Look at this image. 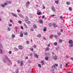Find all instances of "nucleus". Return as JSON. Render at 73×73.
I'll list each match as a JSON object with an SVG mask.
<instances>
[{
  "label": "nucleus",
  "instance_id": "f8f14e48",
  "mask_svg": "<svg viewBox=\"0 0 73 73\" xmlns=\"http://www.w3.org/2000/svg\"><path fill=\"white\" fill-rule=\"evenodd\" d=\"M34 56L36 58H38V56L37 54H35Z\"/></svg>",
  "mask_w": 73,
  "mask_h": 73
},
{
  "label": "nucleus",
  "instance_id": "0eeeda50",
  "mask_svg": "<svg viewBox=\"0 0 73 73\" xmlns=\"http://www.w3.org/2000/svg\"><path fill=\"white\" fill-rule=\"evenodd\" d=\"M40 62L41 64H42V65H44V60H41Z\"/></svg>",
  "mask_w": 73,
  "mask_h": 73
},
{
  "label": "nucleus",
  "instance_id": "cd10ccee",
  "mask_svg": "<svg viewBox=\"0 0 73 73\" xmlns=\"http://www.w3.org/2000/svg\"><path fill=\"white\" fill-rule=\"evenodd\" d=\"M14 50H15V51H17V50H18V48H16V47H15Z\"/></svg>",
  "mask_w": 73,
  "mask_h": 73
},
{
  "label": "nucleus",
  "instance_id": "de8ad7c7",
  "mask_svg": "<svg viewBox=\"0 0 73 73\" xmlns=\"http://www.w3.org/2000/svg\"><path fill=\"white\" fill-rule=\"evenodd\" d=\"M18 23H19V24H21L22 23V22L21 21H19Z\"/></svg>",
  "mask_w": 73,
  "mask_h": 73
},
{
  "label": "nucleus",
  "instance_id": "69168bd1",
  "mask_svg": "<svg viewBox=\"0 0 73 73\" xmlns=\"http://www.w3.org/2000/svg\"><path fill=\"white\" fill-rule=\"evenodd\" d=\"M9 53H10V54H11V53H12V51H9Z\"/></svg>",
  "mask_w": 73,
  "mask_h": 73
},
{
  "label": "nucleus",
  "instance_id": "774afa93",
  "mask_svg": "<svg viewBox=\"0 0 73 73\" xmlns=\"http://www.w3.org/2000/svg\"><path fill=\"white\" fill-rule=\"evenodd\" d=\"M68 73H72V72L70 71H69L68 72Z\"/></svg>",
  "mask_w": 73,
  "mask_h": 73
},
{
  "label": "nucleus",
  "instance_id": "5fc2aeb1",
  "mask_svg": "<svg viewBox=\"0 0 73 73\" xmlns=\"http://www.w3.org/2000/svg\"><path fill=\"white\" fill-rule=\"evenodd\" d=\"M60 19H61V20H62V19H63V17H62V16H60Z\"/></svg>",
  "mask_w": 73,
  "mask_h": 73
},
{
  "label": "nucleus",
  "instance_id": "a18cd8bd",
  "mask_svg": "<svg viewBox=\"0 0 73 73\" xmlns=\"http://www.w3.org/2000/svg\"><path fill=\"white\" fill-rule=\"evenodd\" d=\"M43 9H45V6H44V5H43Z\"/></svg>",
  "mask_w": 73,
  "mask_h": 73
},
{
  "label": "nucleus",
  "instance_id": "393cba45",
  "mask_svg": "<svg viewBox=\"0 0 73 73\" xmlns=\"http://www.w3.org/2000/svg\"><path fill=\"white\" fill-rule=\"evenodd\" d=\"M24 26L26 28H28V27L27 25L25 23H24Z\"/></svg>",
  "mask_w": 73,
  "mask_h": 73
},
{
  "label": "nucleus",
  "instance_id": "c9c22d12",
  "mask_svg": "<svg viewBox=\"0 0 73 73\" xmlns=\"http://www.w3.org/2000/svg\"><path fill=\"white\" fill-rule=\"evenodd\" d=\"M69 46L70 48H72V47L73 46V45H72V44L70 45H69Z\"/></svg>",
  "mask_w": 73,
  "mask_h": 73
},
{
  "label": "nucleus",
  "instance_id": "412c9836",
  "mask_svg": "<svg viewBox=\"0 0 73 73\" xmlns=\"http://www.w3.org/2000/svg\"><path fill=\"white\" fill-rule=\"evenodd\" d=\"M7 3L8 4H11L12 3V2L9 1H7Z\"/></svg>",
  "mask_w": 73,
  "mask_h": 73
},
{
  "label": "nucleus",
  "instance_id": "4d7b16f0",
  "mask_svg": "<svg viewBox=\"0 0 73 73\" xmlns=\"http://www.w3.org/2000/svg\"><path fill=\"white\" fill-rule=\"evenodd\" d=\"M21 28L22 29H24V28H23V26L21 27Z\"/></svg>",
  "mask_w": 73,
  "mask_h": 73
},
{
  "label": "nucleus",
  "instance_id": "7ed1b4c3",
  "mask_svg": "<svg viewBox=\"0 0 73 73\" xmlns=\"http://www.w3.org/2000/svg\"><path fill=\"white\" fill-rule=\"evenodd\" d=\"M52 9L53 12H55L56 11V9H55V8H54V6H52L51 7Z\"/></svg>",
  "mask_w": 73,
  "mask_h": 73
},
{
  "label": "nucleus",
  "instance_id": "20e7f679",
  "mask_svg": "<svg viewBox=\"0 0 73 73\" xmlns=\"http://www.w3.org/2000/svg\"><path fill=\"white\" fill-rule=\"evenodd\" d=\"M37 14L38 15H40L41 14V12H40V11L38 10L37 11Z\"/></svg>",
  "mask_w": 73,
  "mask_h": 73
},
{
  "label": "nucleus",
  "instance_id": "4be33fe9",
  "mask_svg": "<svg viewBox=\"0 0 73 73\" xmlns=\"http://www.w3.org/2000/svg\"><path fill=\"white\" fill-rule=\"evenodd\" d=\"M15 35L13 34L12 36V38H15Z\"/></svg>",
  "mask_w": 73,
  "mask_h": 73
},
{
  "label": "nucleus",
  "instance_id": "338daca9",
  "mask_svg": "<svg viewBox=\"0 0 73 73\" xmlns=\"http://www.w3.org/2000/svg\"><path fill=\"white\" fill-rule=\"evenodd\" d=\"M71 60H73V57H71V58H70Z\"/></svg>",
  "mask_w": 73,
  "mask_h": 73
},
{
  "label": "nucleus",
  "instance_id": "58836bf2",
  "mask_svg": "<svg viewBox=\"0 0 73 73\" xmlns=\"http://www.w3.org/2000/svg\"><path fill=\"white\" fill-rule=\"evenodd\" d=\"M56 25V23H54L52 24L53 26H54V27L55 26V25Z\"/></svg>",
  "mask_w": 73,
  "mask_h": 73
},
{
  "label": "nucleus",
  "instance_id": "7c9ffc66",
  "mask_svg": "<svg viewBox=\"0 0 73 73\" xmlns=\"http://www.w3.org/2000/svg\"><path fill=\"white\" fill-rule=\"evenodd\" d=\"M55 3H56V4H58L59 3V2H58V1H55Z\"/></svg>",
  "mask_w": 73,
  "mask_h": 73
},
{
  "label": "nucleus",
  "instance_id": "49530a36",
  "mask_svg": "<svg viewBox=\"0 0 73 73\" xmlns=\"http://www.w3.org/2000/svg\"><path fill=\"white\" fill-rule=\"evenodd\" d=\"M56 49L57 50H58V49H60V47H57L56 48Z\"/></svg>",
  "mask_w": 73,
  "mask_h": 73
},
{
  "label": "nucleus",
  "instance_id": "dca6fc26",
  "mask_svg": "<svg viewBox=\"0 0 73 73\" xmlns=\"http://www.w3.org/2000/svg\"><path fill=\"white\" fill-rule=\"evenodd\" d=\"M49 50V48L48 47H46L45 49L46 51H48Z\"/></svg>",
  "mask_w": 73,
  "mask_h": 73
},
{
  "label": "nucleus",
  "instance_id": "a878e982",
  "mask_svg": "<svg viewBox=\"0 0 73 73\" xmlns=\"http://www.w3.org/2000/svg\"><path fill=\"white\" fill-rule=\"evenodd\" d=\"M53 37V35H50V36L49 37L50 38H52Z\"/></svg>",
  "mask_w": 73,
  "mask_h": 73
},
{
  "label": "nucleus",
  "instance_id": "1a4fd4ad",
  "mask_svg": "<svg viewBox=\"0 0 73 73\" xmlns=\"http://www.w3.org/2000/svg\"><path fill=\"white\" fill-rule=\"evenodd\" d=\"M58 57L57 56H56L54 57V60H56L57 59Z\"/></svg>",
  "mask_w": 73,
  "mask_h": 73
},
{
  "label": "nucleus",
  "instance_id": "13d9d810",
  "mask_svg": "<svg viewBox=\"0 0 73 73\" xmlns=\"http://www.w3.org/2000/svg\"><path fill=\"white\" fill-rule=\"evenodd\" d=\"M30 55L31 56H32L33 55V54L32 53H31L30 54Z\"/></svg>",
  "mask_w": 73,
  "mask_h": 73
},
{
  "label": "nucleus",
  "instance_id": "0e129e2a",
  "mask_svg": "<svg viewBox=\"0 0 73 73\" xmlns=\"http://www.w3.org/2000/svg\"><path fill=\"white\" fill-rule=\"evenodd\" d=\"M44 17H45V16L44 15V16H42V18L44 19Z\"/></svg>",
  "mask_w": 73,
  "mask_h": 73
},
{
  "label": "nucleus",
  "instance_id": "a19ab883",
  "mask_svg": "<svg viewBox=\"0 0 73 73\" xmlns=\"http://www.w3.org/2000/svg\"><path fill=\"white\" fill-rule=\"evenodd\" d=\"M33 47L34 48H36V47H37V46H36V45H34V46H33Z\"/></svg>",
  "mask_w": 73,
  "mask_h": 73
},
{
  "label": "nucleus",
  "instance_id": "4c0bfd02",
  "mask_svg": "<svg viewBox=\"0 0 73 73\" xmlns=\"http://www.w3.org/2000/svg\"><path fill=\"white\" fill-rule=\"evenodd\" d=\"M30 31H31V32H33V31H34L33 30V29L32 28H31V29H30Z\"/></svg>",
  "mask_w": 73,
  "mask_h": 73
},
{
  "label": "nucleus",
  "instance_id": "864d4df0",
  "mask_svg": "<svg viewBox=\"0 0 73 73\" xmlns=\"http://www.w3.org/2000/svg\"><path fill=\"white\" fill-rule=\"evenodd\" d=\"M9 27H12V25L11 24H10L9 25Z\"/></svg>",
  "mask_w": 73,
  "mask_h": 73
},
{
  "label": "nucleus",
  "instance_id": "e433bc0d",
  "mask_svg": "<svg viewBox=\"0 0 73 73\" xmlns=\"http://www.w3.org/2000/svg\"><path fill=\"white\" fill-rule=\"evenodd\" d=\"M11 28H8L7 29V30L8 31H11Z\"/></svg>",
  "mask_w": 73,
  "mask_h": 73
},
{
  "label": "nucleus",
  "instance_id": "8fccbe9b",
  "mask_svg": "<svg viewBox=\"0 0 73 73\" xmlns=\"http://www.w3.org/2000/svg\"><path fill=\"white\" fill-rule=\"evenodd\" d=\"M19 16H20V17H21V16L22 15H21V14H19Z\"/></svg>",
  "mask_w": 73,
  "mask_h": 73
},
{
  "label": "nucleus",
  "instance_id": "4468645a",
  "mask_svg": "<svg viewBox=\"0 0 73 73\" xmlns=\"http://www.w3.org/2000/svg\"><path fill=\"white\" fill-rule=\"evenodd\" d=\"M24 34L25 36H27L28 35V33L26 31L24 32Z\"/></svg>",
  "mask_w": 73,
  "mask_h": 73
},
{
  "label": "nucleus",
  "instance_id": "a211bd4d",
  "mask_svg": "<svg viewBox=\"0 0 73 73\" xmlns=\"http://www.w3.org/2000/svg\"><path fill=\"white\" fill-rule=\"evenodd\" d=\"M66 4H67V5H69L70 4V2H67L66 3Z\"/></svg>",
  "mask_w": 73,
  "mask_h": 73
},
{
  "label": "nucleus",
  "instance_id": "37998d69",
  "mask_svg": "<svg viewBox=\"0 0 73 73\" xmlns=\"http://www.w3.org/2000/svg\"><path fill=\"white\" fill-rule=\"evenodd\" d=\"M38 66L40 67V68H41V65L40 64H38Z\"/></svg>",
  "mask_w": 73,
  "mask_h": 73
},
{
  "label": "nucleus",
  "instance_id": "f3484780",
  "mask_svg": "<svg viewBox=\"0 0 73 73\" xmlns=\"http://www.w3.org/2000/svg\"><path fill=\"white\" fill-rule=\"evenodd\" d=\"M33 28L35 29L37 28V26L36 25H33Z\"/></svg>",
  "mask_w": 73,
  "mask_h": 73
},
{
  "label": "nucleus",
  "instance_id": "f704fd0d",
  "mask_svg": "<svg viewBox=\"0 0 73 73\" xmlns=\"http://www.w3.org/2000/svg\"><path fill=\"white\" fill-rule=\"evenodd\" d=\"M48 57H45V60H46V61H48Z\"/></svg>",
  "mask_w": 73,
  "mask_h": 73
},
{
  "label": "nucleus",
  "instance_id": "ea45409f",
  "mask_svg": "<svg viewBox=\"0 0 73 73\" xmlns=\"http://www.w3.org/2000/svg\"><path fill=\"white\" fill-rule=\"evenodd\" d=\"M17 12H18V13H20V10L19 9H18L17 10Z\"/></svg>",
  "mask_w": 73,
  "mask_h": 73
},
{
  "label": "nucleus",
  "instance_id": "bf43d9fd",
  "mask_svg": "<svg viewBox=\"0 0 73 73\" xmlns=\"http://www.w3.org/2000/svg\"><path fill=\"white\" fill-rule=\"evenodd\" d=\"M30 3H29V1H28L27 2V4H29Z\"/></svg>",
  "mask_w": 73,
  "mask_h": 73
},
{
  "label": "nucleus",
  "instance_id": "2f4dec72",
  "mask_svg": "<svg viewBox=\"0 0 73 73\" xmlns=\"http://www.w3.org/2000/svg\"><path fill=\"white\" fill-rule=\"evenodd\" d=\"M48 25L49 26V27H52V25L51 23H50L48 24Z\"/></svg>",
  "mask_w": 73,
  "mask_h": 73
},
{
  "label": "nucleus",
  "instance_id": "052dcab7",
  "mask_svg": "<svg viewBox=\"0 0 73 73\" xmlns=\"http://www.w3.org/2000/svg\"><path fill=\"white\" fill-rule=\"evenodd\" d=\"M66 58H69V56H66Z\"/></svg>",
  "mask_w": 73,
  "mask_h": 73
},
{
  "label": "nucleus",
  "instance_id": "72a5a7b5",
  "mask_svg": "<svg viewBox=\"0 0 73 73\" xmlns=\"http://www.w3.org/2000/svg\"><path fill=\"white\" fill-rule=\"evenodd\" d=\"M69 11H72V7H69Z\"/></svg>",
  "mask_w": 73,
  "mask_h": 73
},
{
  "label": "nucleus",
  "instance_id": "b1692460",
  "mask_svg": "<svg viewBox=\"0 0 73 73\" xmlns=\"http://www.w3.org/2000/svg\"><path fill=\"white\" fill-rule=\"evenodd\" d=\"M54 45L55 46H56V45H57V42H54Z\"/></svg>",
  "mask_w": 73,
  "mask_h": 73
},
{
  "label": "nucleus",
  "instance_id": "6e6552de",
  "mask_svg": "<svg viewBox=\"0 0 73 73\" xmlns=\"http://www.w3.org/2000/svg\"><path fill=\"white\" fill-rule=\"evenodd\" d=\"M20 32V37H23V33H22V31H21Z\"/></svg>",
  "mask_w": 73,
  "mask_h": 73
},
{
  "label": "nucleus",
  "instance_id": "c85d7f7f",
  "mask_svg": "<svg viewBox=\"0 0 73 73\" xmlns=\"http://www.w3.org/2000/svg\"><path fill=\"white\" fill-rule=\"evenodd\" d=\"M46 31V27H45L44 29H43V31L44 32H45Z\"/></svg>",
  "mask_w": 73,
  "mask_h": 73
},
{
  "label": "nucleus",
  "instance_id": "bb28decb",
  "mask_svg": "<svg viewBox=\"0 0 73 73\" xmlns=\"http://www.w3.org/2000/svg\"><path fill=\"white\" fill-rule=\"evenodd\" d=\"M62 42V40H61V39L59 40V43H61Z\"/></svg>",
  "mask_w": 73,
  "mask_h": 73
},
{
  "label": "nucleus",
  "instance_id": "2eb2a0df",
  "mask_svg": "<svg viewBox=\"0 0 73 73\" xmlns=\"http://www.w3.org/2000/svg\"><path fill=\"white\" fill-rule=\"evenodd\" d=\"M21 66H22L23 65V61H22L21 62Z\"/></svg>",
  "mask_w": 73,
  "mask_h": 73
},
{
  "label": "nucleus",
  "instance_id": "3c124183",
  "mask_svg": "<svg viewBox=\"0 0 73 73\" xmlns=\"http://www.w3.org/2000/svg\"><path fill=\"white\" fill-rule=\"evenodd\" d=\"M29 41H27V42H26L27 44H29Z\"/></svg>",
  "mask_w": 73,
  "mask_h": 73
},
{
  "label": "nucleus",
  "instance_id": "ddd939ff",
  "mask_svg": "<svg viewBox=\"0 0 73 73\" xmlns=\"http://www.w3.org/2000/svg\"><path fill=\"white\" fill-rule=\"evenodd\" d=\"M7 62H11V60H10L8 58V57H7Z\"/></svg>",
  "mask_w": 73,
  "mask_h": 73
},
{
  "label": "nucleus",
  "instance_id": "f257e3e1",
  "mask_svg": "<svg viewBox=\"0 0 73 73\" xmlns=\"http://www.w3.org/2000/svg\"><path fill=\"white\" fill-rule=\"evenodd\" d=\"M57 66H58V64H55L53 65L52 66V71L53 72L54 71V69H56V67H57Z\"/></svg>",
  "mask_w": 73,
  "mask_h": 73
},
{
  "label": "nucleus",
  "instance_id": "9b49d317",
  "mask_svg": "<svg viewBox=\"0 0 73 73\" xmlns=\"http://www.w3.org/2000/svg\"><path fill=\"white\" fill-rule=\"evenodd\" d=\"M26 22L27 24H31V22L29 21H26Z\"/></svg>",
  "mask_w": 73,
  "mask_h": 73
},
{
  "label": "nucleus",
  "instance_id": "680f3d73",
  "mask_svg": "<svg viewBox=\"0 0 73 73\" xmlns=\"http://www.w3.org/2000/svg\"><path fill=\"white\" fill-rule=\"evenodd\" d=\"M50 46V44H49L48 45V47H49Z\"/></svg>",
  "mask_w": 73,
  "mask_h": 73
},
{
  "label": "nucleus",
  "instance_id": "603ef678",
  "mask_svg": "<svg viewBox=\"0 0 73 73\" xmlns=\"http://www.w3.org/2000/svg\"><path fill=\"white\" fill-rule=\"evenodd\" d=\"M54 27V28H56V27H57V25H55Z\"/></svg>",
  "mask_w": 73,
  "mask_h": 73
},
{
  "label": "nucleus",
  "instance_id": "39448f33",
  "mask_svg": "<svg viewBox=\"0 0 73 73\" xmlns=\"http://www.w3.org/2000/svg\"><path fill=\"white\" fill-rule=\"evenodd\" d=\"M11 14L13 16H14V17H17V15H16L14 13H11Z\"/></svg>",
  "mask_w": 73,
  "mask_h": 73
},
{
  "label": "nucleus",
  "instance_id": "5701e85b",
  "mask_svg": "<svg viewBox=\"0 0 73 73\" xmlns=\"http://www.w3.org/2000/svg\"><path fill=\"white\" fill-rule=\"evenodd\" d=\"M15 73H19V69L18 68H17L16 69V70Z\"/></svg>",
  "mask_w": 73,
  "mask_h": 73
},
{
  "label": "nucleus",
  "instance_id": "c756f323",
  "mask_svg": "<svg viewBox=\"0 0 73 73\" xmlns=\"http://www.w3.org/2000/svg\"><path fill=\"white\" fill-rule=\"evenodd\" d=\"M2 53L3 51L2 50L0 49V53H1V54H2Z\"/></svg>",
  "mask_w": 73,
  "mask_h": 73
},
{
  "label": "nucleus",
  "instance_id": "09e8293b",
  "mask_svg": "<svg viewBox=\"0 0 73 73\" xmlns=\"http://www.w3.org/2000/svg\"><path fill=\"white\" fill-rule=\"evenodd\" d=\"M1 6H2V7H4V5L3 4H1Z\"/></svg>",
  "mask_w": 73,
  "mask_h": 73
},
{
  "label": "nucleus",
  "instance_id": "9d476101",
  "mask_svg": "<svg viewBox=\"0 0 73 73\" xmlns=\"http://www.w3.org/2000/svg\"><path fill=\"white\" fill-rule=\"evenodd\" d=\"M68 43L69 44H72L73 43V40H70L69 41Z\"/></svg>",
  "mask_w": 73,
  "mask_h": 73
},
{
  "label": "nucleus",
  "instance_id": "79ce46f5",
  "mask_svg": "<svg viewBox=\"0 0 73 73\" xmlns=\"http://www.w3.org/2000/svg\"><path fill=\"white\" fill-rule=\"evenodd\" d=\"M61 35V34L60 33H58V35H59V36H60Z\"/></svg>",
  "mask_w": 73,
  "mask_h": 73
},
{
  "label": "nucleus",
  "instance_id": "6ab92c4d",
  "mask_svg": "<svg viewBox=\"0 0 73 73\" xmlns=\"http://www.w3.org/2000/svg\"><path fill=\"white\" fill-rule=\"evenodd\" d=\"M37 37H41V35L39 34L38 35H37Z\"/></svg>",
  "mask_w": 73,
  "mask_h": 73
},
{
  "label": "nucleus",
  "instance_id": "f03ea898",
  "mask_svg": "<svg viewBox=\"0 0 73 73\" xmlns=\"http://www.w3.org/2000/svg\"><path fill=\"white\" fill-rule=\"evenodd\" d=\"M25 21L26 22L29 20V18L28 17H26V18L25 19Z\"/></svg>",
  "mask_w": 73,
  "mask_h": 73
},
{
  "label": "nucleus",
  "instance_id": "473e14b6",
  "mask_svg": "<svg viewBox=\"0 0 73 73\" xmlns=\"http://www.w3.org/2000/svg\"><path fill=\"white\" fill-rule=\"evenodd\" d=\"M4 5L5 6V5H8V4H7V3H4Z\"/></svg>",
  "mask_w": 73,
  "mask_h": 73
},
{
  "label": "nucleus",
  "instance_id": "6e6d98bb",
  "mask_svg": "<svg viewBox=\"0 0 73 73\" xmlns=\"http://www.w3.org/2000/svg\"><path fill=\"white\" fill-rule=\"evenodd\" d=\"M3 61L4 62H5V63H6V61L5 60H3Z\"/></svg>",
  "mask_w": 73,
  "mask_h": 73
},
{
  "label": "nucleus",
  "instance_id": "e2e57ef3",
  "mask_svg": "<svg viewBox=\"0 0 73 73\" xmlns=\"http://www.w3.org/2000/svg\"><path fill=\"white\" fill-rule=\"evenodd\" d=\"M54 37H55L56 38H57V36L56 35H55Z\"/></svg>",
  "mask_w": 73,
  "mask_h": 73
},
{
  "label": "nucleus",
  "instance_id": "aec40b11",
  "mask_svg": "<svg viewBox=\"0 0 73 73\" xmlns=\"http://www.w3.org/2000/svg\"><path fill=\"white\" fill-rule=\"evenodd\" d=\"M39 22L40 24H42V23H43V21L42 20H40Z\"/></svg>",
  "mask_w": 73,
  "mask_h": 73
},
{
  "label": "nucleus",
  "instance_id": "423d86ee",
  "mask_svg": "<svg viewBox=\"0 0 73 73\" xmlns=\"http://www.w3.org/2000/svg\"><path fill=\"white\" fill-rule=\"evenodd\" d=\"M19 49L20 50H21L23 49V47L22 46L20 45L19 46Z\"/></svg>",
  "mask_w": 73,
  "mask_h": 73
},
{
  "label": "nucleus",
  "instance_id": "c03bdc74",
  "mask_svg": "<svg viewBox=\"0 0 73 73\" xmlns=\"http://www.w3.org/2000/svg\"><path fill=\"white\" fill-rule=\"evenodd\" d=\"M30 50H32V51H33V48H30Z\"/></svg>",
  "mask_w": 73,
  "mask_h": 73
}]
</instances>
